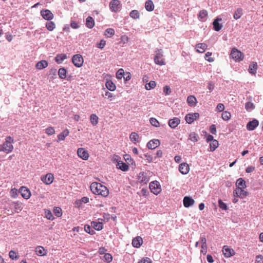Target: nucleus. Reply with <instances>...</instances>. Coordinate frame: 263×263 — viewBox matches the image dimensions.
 I'll list each match as a JSON object with an SVG mask.
<instances>
[{
	"label": "nucleus",
	"mask_w": 263,
	"mask_h": 263,
	"mask_svg": "<svg viewBox=\"0 0 263 263\" xmlns=\"http://www.w3.org/2000/svg\"><path fill=\"white\" fill-rule=\"evenodd\" d=\"M90 189L95 195L107 197L109 194L108 189L105 185L97 182H92L90 185Z\"/></svg>",
	"instance_id": "f257e3e1"
},
{
	"label": "nucleus",
	"mask_w": 263,
	"mask_h": 263,
	"mask_svg": "<svg viewBox=\"0 0 263 263\" xmlns=\"http://www.w3.org/2000/svg\"><path fill=\"white\" fill-rule=\"evenodd\" d=\"M14 142V139L10 136H8L5 139V141L2 145V152L7 154L12 152L13 146L12 143Z\"/></svg>",
	"instance_id": "f03ea898"
},
{
	"label": "nucleus",
	"mask_w": 263,
	"mask_h": 263,
	"mask_svg": "<svg viewBox=\"0 0 263 263\" xmlns=\"http://www.w3.org/2000/svg\"><path fill=\"white\" fill-rule=\"evenodd\" d=\"M230 56L236 62L242 61L244 58L243 53L235 48L232 49Z\"/></svg>",
	"instance_id": "7ed1b4c3"
},
{
	"label": "nucleus",
	"mask_w": 263,
	"mask_h": 263,
	"mask_svg": "<svg viewBox=\"0 0 263 263\" xmlns=\"http://www.w3.org/2000/svg\"><path fill=\"white\" fill-rule=\"evenodd\" d=\"M156 55L154 58L155 64L160 66L165 65V60L163 58V55L161 49H157L155 51Z\"/></svg>",
	"instance_id": "20e7f679"
},
{
	"label": "nucleus",
	"mask_w": 263,
	"mask_h": 263,
	"mask_svg": "<svg viewBox=\"0 0 263 263\" xmlns=\"http://www.w3.org/2000/svg\"><path fill=\"white\" fill-rule=\"evenodd\" d=\"M151 191L155 195H158L161 192V186L157 181L151 182L149 185Z\"/></svg>",
	"instance_id": "39448f33"
},
{
	"label": "nucleus",
	"mask_w": 263,
	"mask_h": 263,
	"mask_svg": "<svg viewBox=\"0 0 263 263\" xmlns=\"http://www.w3.org/2000/svg\"><path fill=\"white\" fill-rule=\"evenodd\" d=\"M149 172H142L139 173L138 176V181L140 183L147 184L150 179L148 174H149Z\"/></svg>",
	"instance_id": "423d86ee"
},
{
	"label": "nucleus",
	"mask_w": 263,
	"mask_h": 263,
	"mask_svg": "<svg viewBox=\"0 0 263 263\" xmlns=\"http://www.w3.org/2000/svg\"><path fill=\"white\" fill-rule=\"evenodd\" d=\"M72 61L75 66L81 67L83 65L84 60L81 54H76L72 57Z\"/></svg>",
	"instance_id": "0eeeda50"
},
{
	"label": "nucleus",
	"mask_w": 263,
	"mask_h": 263,
	"mask_svg": "<svg viewBox=\"0 0 263 263\" xmlns=\"http://www.w3.org/2000/svg\"><path fill=\"white\" fill-rule=\"evenodd\" d=\"M199 118V114L198 112L189 113L185 117V120L188 124H192L195 120Z\"/></svg>",
	"instance_id": "6e6552de"
},
{
	"label": "nucleus",
	"mask_w": 263,
	"mask_h": 263,
	"mask_svg": "<svg viewBox=\"0 0 263 263\" xmlns=\"http://www.w3.org/2000/svg\"><path fill=\"white\" fill-rule=\"evenodd\" d=\"M43 183L47 185L51 184L54 180V176L51 173H48L45 175L42 176L41 178Z\"/></svg>",
	"instance_id": "1a4fd4ad"
},
{
	"label": "nucleus",
	"mask_w": 263,
	"mask_h": 263,
	"mask_svg": "<svg viewBox=\"0 0 263 263\" xmlns=\"http://www.w3.org/2000/svg\"><path fill=\"white\" fill-rule=\"evenodd\" d=\"M109 6L111 11L117 12L120 8V2L119 0H111Z\"/></svg>",
	"instance_id": "9d476101"
},
{
	"label": "nucleus",
	"mask_w": 263,
	"mask_h": 263,
	"mask_svg": "<svg viewBox=\"0 0 263 263\" xmlns=\"http://www.w3.org/2000/svg\"><path fill=\"white\" fill-rule=\"evenodd\" d=\"M222 252L223 255L227 258L234 256L235 254V251L228 246H223L222 248Z\"/></svg>",
	"instance_id": "9b49d317"
},
{
	"label": "nucleus",
	"mask_w": 263,
	"mask_h": 263,
	"mask_svg": "<svg viewBox=\"0 0 263 263\" xmlns=\"http://www.w3.org/2000/svg\"><path fill=\"white\" fill-rule=\"evenodd\" d=\"M77 154L79 157L84 160H88L89 157L88 152L83 148H79L77 150Z\"/></svg>",
	"instance_id": "f8f14e48"
},
{
	"label": "nucleus",
	"mask_w": 263,
	"mask_h": 263,
	"mask_svg": "<svg viewBox=\"0 0 263 263\" xmlns=\"http://www.w3.org/2000/svg\"><path fill=\"white\" fill-rule=\"evenodd\" d=\"M42 16L46 20L50 21L53 19L54 15L51 11L48 9L42 10L41 11Z\"/></svg>",
	"instance_id": "ddd939ff"
},
{
	"label": "nucleus",
	"mask_w": 263,
	"mask_h": 263,
	"mask_svg": "<svg viewBox=\"0 0 263 263\" xmlns=\"http://www.w3.org/2000/svg\"><path fill=\"white\" fill-rule=\"evenodd\" d=\"M20 192L24 199H28L31 196L30 191L25 186H22L20 189Z\"/></svg>",
	"instance_id": "4468645a"
},
{
	"label": "nucleus",
	"mask_w": 263,
	"mask_h": 263,
	"mask_svg": "<svg viewBox=\"0 0 263 263\" xmlns=\"http://www.w3.org/2000/svg\"><path fill=\"white\" fill-rule=\"evenodd\" d=\"M234 196H238L243 198L248 195V192L245 191L243 189L236 188L233 192Z\"/></svg>",
	"instance_id": "2eb2a0df"
},
{
	"label": "nucleus",
	"mask_w": 263,
	"mask_h": 263,
	"mask_svg": "<svg viewBox=\"0 0 263 263\" xmlns=\"http://www.w3.org/2000/svg\"><path fill=\"white\" fill-rule=\"evenodd\" d=\"M180 123V119L177 117H174L169 120L168 124L172 128H175Z\"/></svg>",
	"instance_id": "dca6fc26"
},
{
	"label": "nucleus",
	"mask_w": 263,
	"mask_h": 263,
	"mask_svg": "<svg viewBox=\"0 0 263 263\" xmlns=\"http://www.w3.org/2000/svg\"><path fill=\"white\" fill-rule=\"evenodd\" d=\"M179 171L182 174H187L190 171L189 165L186 163H182L179 166Z\"/></svg>",
	"instance_id": "f3484780"
},
{
	"label": "nucleus",
	"mask_w": 263,
	"mask_h": 263,
	"mask_svg": "<svg viewBox=\"0 0 263 263\" xmlns=\"http://www.w3.org/2000/svg\"><path fill=\"white\" fill-rule=\"evenodd\" d=\"M259 125V122L256 119H254L251 121L249 122L246 126L247 129L248 130H253Z\"/></svg>",
	"instance_id": "a211bd4d"
},
{
	"label": "nucleus",
	"mask_w": 263,
	"mask_h": 263,
	"mask_svg": "<svg viewBox=\"0 0 263 263\" xmlns=\"http://www.w3.org/2000/svg\"><path fill=\"white\" fill-rule=\"evenodd\" d=\"M183 203L184 207L189 208L194 204L195 201L190 197L185 196L183 200Z\"/></svg>",
	"instance_id": "6ab92c4d"
},
{
	"label": "nucleus",
	"mask_w": 263,
	"mask_h": 263,
	"mask_svg": "<svg viewBox=\"0 0 263 263\" xmlns=\"http://www.w3.org/2000/svg\"><path fill=\"white\" fill-rule=\"evenodd\" d=\"M160 145L159 140L158 139H153L150 140L147 144V146L149 149H154Z\"/></svg>",
	"instance_id": "aec40b11"
},
{
	"label": "nucleus",
	"mask_w": 263,
	"mask_h": 263,
	"mask_svg": "<svg viewBox=\"0 0 263 263\" xmlns=\"http://www.w3.org/2000/svg\"><path fill=\"white\" fill-rule=\"evenodd\" d=\"M208 47L205 43H198L196 45V51L199 53H203Z\"/></svg>",
	"instance_id": "412c9836"
},
{
	"label": "nucleus",
	"mask_w": 263,
	"mask_h": 263,
	"mask_svg": "<svg viewBox=\"0 0 263 263\" xmlns=\"http://www.w3.org/2000/svg\"><path fill=\"white\" fill-rule=\"evenodd\" d=\"M143 243L142 238L140 236H137L134 238L132 241V245L134 247L139 248Z\"/></svg>",
	"instance_id": "4be33fe9"
},
{
	"label": "nucleus",
	"mask_w": 263,
	"mask_h": 263,
	"mask_svg": "<svg viewBox=\"0 0 263 263\" xmlns=\"http://www.w3.org/2000/svg\"><path fill=\"white\" fill-rule=\"evenodd\" d=\"M36 255L39 256H46L47 254V251L43 247L38 246L35 248Z\"/></svg>",
	"instance_id": "5701e85b"
},
{
	"label": "nucleus",
	"mask_w": 263,
	"mask_h": 263,
	"mask_svg": "<svg viewBox=\"0 0 263 263\" xmlns=\"http://www.w3.org/2000/svg\"><path fill=\"white\" fill-rule=\"evenodd\" d=\"M257 69V64L255 62H252L251 63L249 66L248 71L249 72L252 74L255 75L256 73V70Z\"/></svg>",
	"instance_id": "b1692460"
},
{
	"label": "nucleus",
	"mask_w": 263,
	"mask_h": 263,
	"mask_svg": "<svg viewBox=\"0 0 263 263\" xmlns=\"http://www.w3.org/2000/svg\"><path fill=\"white\" fill-rule=\"evenodd\" d=\"M48 63L45 60H42L36 64L35 67L39 70L43 69L48 66Z\"/></svg>",
	"instance_id": "393cba45"
},
{
	"label": "nucleus",
	"mask_w": 263,
	"mask_h": 263,
	"mask_svg": "<svg viewBox=\"0 0 263 263\" xmlns=\"http://www.w3.org/2000/svg\"><path fill=\"white\" fill-rule=\"evenodd\" d=\"M11 205L14 209L16 213H19L23 209L22 203L19 202H13L11 203Z\"/></svg>",
	"instance_id": "a878e982"
},
{
	"label": "nucleus",
	"mask_w": 263,
	"mask_h": 263,
	"mask_svg": "<svg viewBox=\"0 0 263 263\" xmlns=\"http://www.w3.org/2000/svg\"><path fill=\"white\" fill-rule=\"evenodd\" d=\"M145 8L148 11H152L154 9V5L152 0H147L145 3Z\"/></svg>",
	"instance_id": "bb28decb"
},
{
	"label": "nucleus",
	"mask_w": 263,
	"mask_h": 263,
	"mask_svg": "<svg viewBox=\"0 0 263 263\" xmlns=\"http://www.w3.org/2000/svg\"><path fill=\"white\" fill-rule=\"evenodd\" d=\"M219 21H221V18L219 19L217 18L213 22L214 29L216 31H219L222 28V24L219 23Z\"/></svg>",
	"instance_id": "cd10ccee"
},
{
	"label": "nucleus",
	"mask_w": 263,
	"mask_h": 263,
	"mask_svg": "<svg viewBox=\"0 0 263 263\" xmlns=\"http://www.w3.org/2000/svg\"><path fill=\"white\" fill-rule=\"evenodd\" d=\"M69 134V130L65 129L58 136V141H63L65 140V137L68 136Z\"/></svg>",
	"instance_id": "c85d7f7f"
},
{
	"label": "nucleus",
	"mask_w": 263,
	"mask_h": 263,
	"mask_svg": "<svg viewBox=\"0 0 263 263\" xmlns=\"http://www.w3.org/2000/svg\"><path fill=\"white\" fill-rule=\"evenodd\" d=\"M237 188L245 189L246 187V182L242 178H239L236 182Z\"/></svg>",
	"instance_id": "c756f323"
},
{
	"label": "nucleus",
	"mask_w": 263,
	"mask_h": 263,
	"mask_svg": "<svg viewBox=\"0 0 263 263\" xmlns=\"http://www.w3.org/2000/svg\"><path fill=\"white\" fill-rule=\"evenodd\" d=\"M187 102L188 104L191 106H194L197 104V100L194 96H190L187 97Z\"/></svg>",
	"instance_id": "7c9ffc66"
},
{
	"label": "nucleus",
	"mask_w": 263,
	"mask_h": 263,
	"mask_svg": "<svg viewBox=\"0 0 263 263\" xmlns=\"http://www.w3.org/2000/svg\"><path fill=\"white\" fill-rule=\"evenodd\" d=\"M91 226L96 230L100 231L103 228V225L102 222H96L92 221Z\"/></svg>",
	"instance_id": "2f4dec72"
},
{
	"label": "nucleus",
	"mask_w": 263,
	"mask_h": 263,
	"mask_svg": "<svg viewBox=\"0 0 263 263\" xmlns=\"http://www.w3.org/2000/svg\"><path fill=\"white\" fill-rule=\"evenodd\" d=\"M105 86L110 91H114L116 88V85L111 80L107 81L105 83Z\"/></svg>",
	"instance_id": "473e14b6"
},
{
	"label": "nucleus",
	"mask_w": 263,
	"mask_h": 263,
	"mask_svg": "<svg viewBox=\"0 0 263 263\" xmlns=\"http://www.w3.org/2000/svg\"><path fill=\"white\" fill-rule=\"evenodd\" d=\"M86 25L89 28H92L95 25V21L91 16H88L86 20Z\"/></svg>",
	"instance_id": "72a5a7b5"
},
{
	"label": "nucleus",
	"mask_w": 263,
	"mask_h": 263,
	"mask_svg": "<svg viewBox=\"0 0 263 263\" xmlns=\"http://www.w3.org/2000/svg\"><path fill=\"white\" fill-rule=\"evenodd\" d=\"M219 145V143L217 140H214L211 141L210 143V151L214 152Z\"/></svg>",
	"instance_id": "f704fd0d"
},
{
	"label": "nucleus",
	"mask_w": 263,
	"mask_h": 263,
	"mask_svg": "<svg viewBox=\"0 0 263 263\" xmlns=\"http://www.w3.org/2000/svg\"><path fill=\"white\" fill-rule=\"evenodd\" d=\"M67 56L65 54H58L56 57H55V61L60 64V63H62V62L67 59Z\"/></svg>",
	"instance_id": "c9c22d12"
},
{
	"label": "nucleus",
	"mask_w": 263,
	"mask_h": 263,
	"mask_svg": "<svg viewBox=\"0 0 263 263\" xmlns=\"http://www.w3.org/2000/svg\"><path fill=\"white\" fill-rule=\"evenodd\" d=\"M242 9L241 8H237L236 10L234 12L233 17L235 20H238L241 17L242 15Z\"/></svg>",
	"instance_id": "e433bc0d"
},
{
	"label": "nucleus",
	"mask_w": 263,
	"mask_h": 263,
	"mask_svg": "<svg viewBox=\"0 0 263 263\" xmlns=\"http://www.w3.org/2000/svg\"><path fill=\"white\" fill-rule=\"evenodd\" d=\"M129 139L132 142L136 143L138 141L139 135L137 133L133 132L129 135Z\"/></svg>",
	"instance_id": "4c0bfd02"
},
{
	"label": "nucleus",
	"mask_w": 263,
	"mask_h": 263,
	"mask_svg": "<svg viewBox=\"0 0 263 263\" xmlns=\"http://www.w3.org/2000/svg\"><path fill=\"white\" fill-rule=\"evenodd\" d=\"M67 71L64 68H61L59 69L58 74L60 78L64 79L66 77Z\"/></svg>",
	"instance_id": "58836bf2"
},
{
	"label": "nucleus",
	"mask_w": 263,
	"mask_h": 263,
	"mask_svg": "<svg viewBox=\"0 0 263 263\" xmlns=\"http://www.w3.org/2000/svg\"><path fill=\"white\" fill-rule=\"evenodd\" d=\"M98 117L96 114H92L90 116V122L93 126H96L98 123Z\"/></svg>",
	"instance_id": "ea45409f"
},
{
	"label": "nucleus",
	"mask_w": 263,
	"mask_h": 263,
	"mask_svg": "<svg viewBox=\"0 0 263 263\" xmlns=\"http://www.w3.org/2000/svg\"><path fill=\"white\" fill-rule=\"evenodd\" d=\"M156 86L155 81H151L149 83H146L145 85V88L146 90H149L154 88Z\"/></svg>",
	"instance_id": "a19ab883"
},
{
	"label": "nucleus",
	"mask_w": 263,
	"mask_h": 263,
	"mask_svg": "<svg viewBox=\"0 0 263 263\" xmlns=\"http://www.w3.org/2000/svg\"><path fill=\"white\" fill-rule=\"evenodd\" d=\"M46 28L50 31L53 30L55 28V24L53 22H47L46 24Z\"/></svg>",
	"instance_id": "79ce46f5"
},
{
	"label": "nucleus",
	"mask_w": 263,
	"mask_h": 263,
	"mask_svg": "<svg viewBox=\"0 0 263 263\" xmlns=\"http://www.w3.org/2000/svg\"><path fill=\"white\" fill-rule=\"evenodd\" d=\"M118 168L123 171H127L129 169V166L126 163L123 162L118 163Z\"/></svg>",
	"instance_id": "37998d69"
},
{
	"label": "nucleus",
	"mask_w": 263,
	"mask_h": 263,
	"mask_svg": "<svg viewBox=\"0 0 263 263\" xmlns=\"http://www.w3.org/2000/svg\"><path fill=\"white\" fill-rule=\"evenodd\" d=\"M129 16L133 19H138L140 17V13L138 10H134L130 12Z\"/></svg>",
	"instance_id": "c03bdc74"
},
{
	"label": "nucleus",
	"mask_w": 263,
	"mask_h": 263,
	"mask_svg": "<svg viewBox=\"0 0 263 263\" xmlns=\"http://www.w3.org/2000/svg\"><path fill=\"white\" fill-rule=\"evenodd\" d=\"M189 139L193 142H197L198 140V135L195 132H192L189 135Z\"/></svg>",
	"instance_id": "a18cd8bd"
},
{
	"label": "nucleus",
	"mask_w": 263,
	"mask_h": 263,
	"mask_svg": "<svg viewBox=\"0 0 263 263\" xmlns=\"http://www.w3.org/2000/svg\"><path fill=\"white\" fill-rule=\"evenodd\" d=\"M231 115L230 112L228 111H223L221 114V117L223 120L228 121L230 119Z\"/></svg>",
	"instance_id": "49530a36"
},
{
	"label": "nucleus",
	"mask_w": 263,
	"mask_h": 263,
	"mask_svg": "<svg viewBox=\"0 0 263 263\" xmlns=\"http://www.w3.org/2000/svg\"><path fill=\"white\" fill-rule=\"evenodd\" d=\"M102 96L104 98H108L110 100V101H112L115 98V96L113 95V94L106 90L105 91L104 93L102 94Z\"/></svg>",
	"instance_id": "de8ad7c7"
},
{
	"label": "nucleus",
	"mask_w": 263,
	"mask_h": 263,
	"mask_svg": "<svg viewBox=\"0 0 263 263\" xmlns=\"http://www.w3.org/2000/svg\"><path fill=\"white\" fill-rule=\"evenodd\" d=\"M9 257L11 259H17L19 258V256L17 253L14 251L11 250L9 253Z\"/></svg>",
	"instance_id": "09e8293b"
},
{
	"label": "nucleus",
	"mask_w": 263,
	"mask_h": 263,
	"mask_svg": "<svg viewBox=\"0 0 263 263\" xmlns=\"http://www.w3.org/2000/svg\"><path fill=\"white\" fill-rule=\"evenodd\" d=\"M150 123L154 126L158 127L160 126L159 121L155 118H151L149 119Z\"/></svg>",
	"instance_id": "8fccbe9b"
},
{
	"label": "nucleus",
	"mask_w": 263,
	"mask_h": 263,
	"mask_svg": "<svg viewBox=\"0 0 263 263\" xmlns=\"http://www.w3.org/2000/svg\"><path fill=\"white\" fill-rule=\"evenodd\" d=\"M53 213L58 217H60L62 215V209L59 207H55L53 210Z\"/></svg>",
	"instance_id": "3c124183"
},
{
	"label": "nucleus",
	"mask_w": 263,
	"mask_h": 263,
	"mask_svg": "<svg viewBox=\"0 0 263 263\" xmlns=\"http://www.w3.org/2000/svg\"><path fill=\"white\" fill-rule=\"evenodd\" d=\"M103 259L105 261L109 263L112 260V256L110 253H105Z\"/></svg>",
	"instance_id": "603ef678"
},
{
	"label": "nucleus",
	"mask_w": 263,
	"mask_h": 263,
	"mask_svg": "<svg viewBox=\"0 0 263 263\" xmlns=\"http://www.w3.org/2000/svg\"><path fill=\"white\" fill-rule=\"evenodd\" d=\"M45 214L47 219L52 220L54 218L51 212L49 210H45Z\"/></svg>",
	"instance_id": "864d4df0"
},
{
	"label": "nucleus",
	"mask_w": 263,
	"mask_h": 263,
	"mask_svg": "<svg viewBox=\"0 0 263 263\" xmlns=\"http://www.w3.org/2000/svg\"><path fill=\"white\" fill-rule=\"evenodd\" d=\"M115 34V31L112 28H108L105 31V35L107 37H111Z\"/></svg>",
	"instance_id": "5fc2aeb1"
},
{
	"label": "nucleus",
	"mask_w": 263,
	"mask_h": 263,
	"mask_svg": "<svg viewBox=\"0 0 263 263\" xmlns=\"http://www.w3.org/2000/svg\"><path fill=\"white\" fill-rule=\"evenodd\" d=\"M45 133L49 136L53 135L55 134V130L53 127L50 126L45 129Z\"/></svg>",
	"instance_id": "6e6d98bb"
},
{
	"label": "nucleus",
	"mask_w": 263,
	"mask_h": 263,
	"mask_svg": "<svg viewBox=\"0 0 263 263\" xmlns=\"http://www.w3.org/2000/svg\"><path fill=\"white\" fill-rule=\"evenodd\" d=\"M124 74V71L122 68L119 69L116 73V77L118 79H121Z\"/></svg>",
	"instance_id": "4d7b16f0"
},
{
	"label": "nucleus",
	"mask_w": 263,
	"mask_h": 263,
	"mask_svg": "<svg viewBox=\"0 0 263 263\" xmlns=\"http://www.w3.org/2000/svg\"><path fill=\"white\" fill-rule=\"evenodd\" d=\"M254 104L251 102H248L245 104V108L247 110H251L254 108Z\"/></svg>",
	"instance_id": "13d9d810"
},
{
	"label": "nucleus",
	"mask_w": 263,
	"mask_h": 263,
	"mask_svg": "<svg viewBox=\"0 0 263 263\" xmlns=\"http://www.w3.org/2000/svg\"><path fill=\"white\" fill-rule=\"evenodd\" d=\"M84 230L85 231V232H86L87 233L91 234V235H93L95 233V232L94 231V230H93L90 226L89 225H85L84 226Z\"/></svg>",
	"instance_id": "bf43d9fd"
},
{
	"label": "nucleus",
	"mask_w": 263,
	"mask_h": 263,
	"mask_svg": "<svg viewBox=\"0 0 263 263\" xmlns=\"http://www.w3.org/2000/svg\"><path fill=\"white\" fill-rule=\"evenodd\" d=\"M218 206L219 208H220L222 210H227L228 209L227 204L225 203H224L221 199H219L218 200Z\"/></svg>",
	"instance_id": "052dcab7"
},
{
	"label": "nucleus",
	"mask_w": 263,
	"mask_h": 263,
	"mask_svg": "<svg viewBox=\"0 0 263 263\" xmlns=\"http://www.w3.org/2000/svg\"><path fill=\"white\" fill-rule=\"evenodd\" d=\"M212 54V53L210 52L206 53L204 57L205 59L209 62H213L214 61V59L211 57Z\"/></svg>",
	"instance_id": "680f3d73"
},
{
	"label": "nucleus",
	"mask_w": 263,
	"mask_h": 263,
	"mask_svg": "<svg viewBox=\"0 0 263 263\" xmlns=\"http://www.w3.org/2000/svg\"><path fill=\"white\" fill-rule=\"evenodd\" d=\"M208 16V12L205 10H202L200 11L198 17L200 19L205 18Z\"/></svg>",
	"instance_id": "e2e57ef3"
},
{
	"label": "nucleus",
	"mask_w": 263,
	"mask_h": 263,
	"mask_svg": "<svg viewBox=\"0 0 263 263\" xmlns=\"http://www.w3.org/2000/svg\"><path fill=\"white\" fill-rule=\"evenodd\" d=\"M138 194L140 196L146 197L148 194V192L146 189H142L138 193Z\"/></svg>",
	"instance_id": "0e129e2a"
},
{
	"label": "nucleus",
	"mask_w": 263,
	"mask_h": 263,
	"mask_svg": "<svg viewBox=\"0 0 263 263\" xmlns=\"http://www.w3.org/2000/svg\"><path fill=\"white\" fill-rule=\"evenodd\" d=\"M138 263H152V260L148 257H143Z\"/></svg>",
	"instance_id": "69168bd1"
},
{
	"label": "nucleus",
	"mask_w": 263,
	"mask_h": 263,
	"mask_svg": "<svg viewBox=\"0 0 263 263\" xmlns=\"http://www.w3.org/2000/svg\"><path fill=\"white\" fill-rule=\"evenodd\" d=\"M120 39H121V43L123 44H126L129 41L128 37L126 35H123L121 36Z\"/></svg>",
	"instance_id": "338daca9"
},
{
	"label": "nucleus",
	"mask_w": 263,
	"mask_h": 263,
	"mask_svg": "<svg viewBox=\"0 0 263 263\" xmlns=\"http://www.w3.org/2000/svg\"><path fill=\"white\" fill-rule=\"evenodd\" d=\"M256 263H263V256L258 255L256 257Z\"/></svg>",
	"instance_id": "774afa93"
}]
</instances>
